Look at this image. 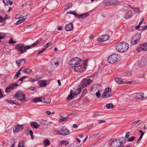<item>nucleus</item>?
I'll return each mask as SVG.
<instances>
[{"label":"nucleus","instance_id":"29","mask_svg":"<svg viewBox=\"0 0 147 147\" xmlns=\"http://www.w3.org/2000/svg\"><path fill=\"white\" fill-rule=\"evenodd\" d=\"M106 107L107 109H111L114 108V105L111 103H110L106 105Z\"/></svg>","mask_w":147,"mask_h":147},{"label":"nucleus","instance_id":"33","mask_svg":"<svg viewBox=\"0 0 147 147\" xmlns=\"http://www.w3.org/2000/svg\"><path fill=\"white\" fill-rule=\"evenodd\" d=\"M129 7H130L134 11L138 12L140 11L138 7H133L130 6L129 5Z\"/></svg>","mask_w":147,"mask_h":147},{"label":"nucleus","instance_id":"59","mask_svg":"<svg viewBox=\"0 0 147 147\" xmlns=\"http://www.w3.org/2000/svg\"><path fill=\"white\" fill-rule=\"evenodd\" d=\"M3 97V94L1 91V90L0 89V98H2Z\"/></svg>","mask_w":147,"mask_h":147},{"label":"nucleus","instance_id":"15","mask_svg":"<svg viewBox=\"0 0 147 147\" xmlns=\"http://www.w3.org/2000/svg\"><path fill=\"white\" fill-rule=\"evenodd\" d=\"M59 64L57 59H55L51 60L50 65L53 68L57 67L58 66Z\"/></svg>","mask_w":147,"mask_h":147},{"label":"nucleus","instance_id":"31","mask_svg":"<svg viewBox=\"0 0 147 147\" xmlns=\"http://www.w3.org/2000/svg\"><path fill=\"white\" fill-rule=\"evenodd\" d=\"M25 19L24 18H23L21 19H20V20L18 21L15 24L16 25H18L19 24L23 22L25 20Z\"/></svg>","mask_w":147,"mask_h":147},{"label":"nucleus","instance_id":"47","mask_svg":"<svg viewBox=\"0 0 147 147\" xmlns=\"http://www.w3.org/2000/svg\"><path fill=\"white\" fill-rule=\"evenodd\" d=\"M69 13H71L72 14H73L75 16H77V13H76V11H71L69 12Z\"/></svg>","mask_w":147,"mask_h":147},{"label":"nucleus","instance_id":"2","mask_svg":"<svg viewBox=\"0 0 147 147\" xmlns=\"http://www.w3.org/2000/svg\"><path fill=\"white\" fill-rule=\"evenodd\" d=\"M128 44L124 42L119 41L116 44V50L120 52L123 53L126 51L129 48Z\"/></svg>","mask_w":147,"mask_h":147},{"label":"nucleus","instance_id":"52","mask_svg":"<svg viewBox=\"0 0 147 147\" xmlns=\"http://www.w3.org/2000/svg\"><path fill=\"white\" fill-rule=\"evenodd\" d=\"M51 100L49 98L45 100L44 101V103H49L51 102Z\"/></svg>","mask_w":147,"mask_h":147},{"label":"nucleus","instance_id":"10","mask_svg":"<svg viewBox=\"0 0 147 147\" xmlns=\"http://www.w3.org/2000/svg\"><path fill=\"white\" fill-rule=\"evenodd\" d=\"M111 91V89L109 87L106 88L104 92L102 94V96L103 98H107L111 96L112 94H109V93Z\"/></svg>","mask_w":147,"mask_h":147},{"label":"nucleus","instance_id":"53","mask_svg":"<svg viewBox=\"0 0 147 147\" xmlns=\"http://www.w3.org/2000/svg\"><path fill=\"white\" fill-rule=\"evenodd\" d=\"M95 94H96V96L98 98H99L100 97L101 94L100 93L98 92L97 91H96L95 92Z\"/></svg>","mask_w":147,"mask_h":147},{"label":"nucleus","instance_id":"61","mask_svg":"<svg viewBox=\"0 0 147 147\" xmlns=\"http://www.w3.org/2000/svg\"><path fill=\"white\" fill-rule=\"evenodd\" d=\"M93 123L91 124L90 125L88 126V129H91L93 127Z\"/></svg>","mask_w":147,"mask_h":147},{"label":"nucleus","instance_id":"26","mask_svg":"<svg viewBox=\"0 0 147 147\" xmlns=\"http://www.w3.org/2000/svg\"><path fill=\"white\" fill-rule=\"evenodd\" d=\"M50 144V142L48 139H46L44 140V144L45 147L49 145Z\"/></svg>","mask_w":147,"mask_h":147},{"label":"nucleus","instance_id":"13","mask_svg":"<svg viewBox=\"0 0 147 147\" xmlns=\"http://www.w3.org/2000/svg\"><path fill=\"white\" fill-rule=\"evenodd\" d=\"M139 66L141 68L144 67L147 65V59L145 58L142 59L139 61Z\"/></svg>","mask_w":147,"mask_h":147},{"label":"nucleus","instance_id":"60","mask_svg":"<svg viewBox=\"0 0 147 147\" xmlns=\"http://www.w3.org/2000/svg\"><path fill=\"white\" fill-rule=\"evenodd\" d=\"M143 136L140 135V137L138 139V140L137 141V144L138 143V142L142 139V138Z\"/></svg>","mask_w":147,"mask_h":147},{"label":"nucleus","instance_id":"28","mask_svg":"<svg viewBox=\"0 0 147 147\" xmlns=\"http://www.w3.org/2000/svg\"><path fill=\"white\" fill-rule=\"evenodd\" d=\"M79 88L78 90H76V91L74 92L73 93L74 95H77L78 94H79L81 91V88L79 86Z\"/></svg>","mask_w":147,"mask_h":147},{"label":"nucleus","instance_id":"36","mask_svg":"<svg viewBox=\"0 0 147 147\" xmlns=\"http://www.w3.org/2000/svg\"><path fill=\"white\" fill-rule=\"evenodd\" d=\"M72 5V3H70L68 4L65 8V10L68 9L71 7Z\"/></svg>","mask_w":147,"mask_h":147},{"label":"nucleus","instance_id":"39","mask_svg":"<svg viewBox=\"0 0 147 147\" xmlns=\"http://www.w3.org/2000/svg\"><path fill=\"white\" fill-rule=\"evenodd\" d=\"M23 71L24 72L29 74L32 72V70L29 69H24L23 70Z\"/></svg>","mask_w":147,"mask_h":147},{"label":"nucleus","instance_id":"5","mask_svg":"<svg viewBox=\"0 0 147 147\" xmlns=\"http://www.w3.org/2000/svg\"><path fill=\"white\" fill-rule=\"evenodd\" d=\"M30 47L28 46H24V45L22 43H20L17 44L15 46V49L18 52H20L21 53H23L26 51V50L29 49Z\"/></svg>","mask_w":147,"mask_h":147},{"label":"nucleus","instance_id":"40","mask_svg":"<svg viewBox=\"0 0 147 147\" xmlns=\"http://www.w3.org/2000/svg\"><path fill=\"white\" fill-rule=\"evenodd\" d=\"M8 102H10V103L11 104H16V105H19V106H20L21 105V104H18V102H14L13 100H10L9 101V100Z\"/></svg>","mask_w":147,"mask_h":147},{"label":"nucleus","instance_id":"22","mask_svg":"<svg viewBox=\"0 0 147 147\" xmlns=\"http://www.w3.org/2000/svg\"><path fill=\"white\" fill-rule=\"evenodd\" d=\"M2 1L5 6H8L9 4L12 5L13 2L10 0H3Z\"/></svg>","mask_w":147,"mask_h":147},{"label":"nucleus","instance_id":"46","mask_svg":"<svg viewBox=\"0 0 147 147\" xmlns=\"http://www.w3.org/2000/svg\"><path fill=\"white\" fill-rule=\"evenodd\" d=\"M114 0H108V1L109 2V5H114V2H113V1Z\"/></svg>","mask_w":147,"mask_h":147},{"label":"nucleus","instance_id":"57","mask_svg":"<svg viewBox=\"0 0 147 147\" xmlns=\"http://www.w3.org/2000/svg\"><path fill=\"white\" fill-rule=\"evenodd\" d=\"M137 51L138 52H140L141 51H142V48L141 46L139 47L138 48L136 49Z\"/></svg>","mask_w":147,"mask_h":147},{"label":"nucleus","instance_id":"62","mask_svg":"<svg viewBox=\"0 0 147 147\" xmlns=\"http://www.w3.org/2000/svg\"><path fill=\"white\" fill-rule=\"evenodd\" d=\"M129 13H130L129 14V18H130L131 17H132V15H133V14H132V11H129Z\"/></svg>","mask_w":147,"mask_h":147},{"label":"nucleus","instance_id":"43","mask_svg":"<svg viewBox=\"0 0 147 147\" xmlns=\"http://www.w3.org/2000/svg\"><path fill=\"white\" fill-rule=\"evenodd\" d=\"M51 45V42H49V43L45 44V45L44 46V47L45 48H46L47 49V47H50Z\"/></svg>","mask_w":147,"mask_h":147},{"label":"nucleus","instance_id":"14","mask_svg":"<svg viewBox=\"0 0 147 147\" xmlns=\"http://www.w3.org/2000/svg\"><path fill=\"white\" fill-rule=\"evenodd\" d=\"M109 35L105 34L103 35L100 37L98 38V41L99 42H104L108 40L109 39Z\"/></svg>","mask_w":147,"mask_h":147},{"label":"nucleus","instance_id":"38","mask_svg":"<svg viewBox=\"0 0 147 147\" xmlns=\"http://www.w3.org/2000/svg\"><path fill=\"white\" fill-rule=\"evenodd\" d=\"M5 36V34L4 33L0 32V40L3 39Z\"/></svg>","mask_w":147,"mask_h":147},{"label":"nucleus","instance_id":"27","mask_svg":"<svg viewBox=\"0 0 147 147\" xmlns=\"http://www.w3.org/2000/svg\"><path fill=\"white\" fill-rule=\"evenodd\" d=\"M139 40H136L132 38L131 40V42L132 45H136L138 44L139 42Z\"/></svg>","mask_w":147,"mask_h":147},{"label":"nucleus","instance_id":"45","mask_svg":"<svg viewBox=\"0 0 147 147\" xmlns=\"http://www.w3.org/2000/svg\"><path fill=\"white\" fill-rule=\"evenodd\" d=\"M20 74V72H18L17 71L16 73V74L15 75V76L14 77V78L15 79H17L19 75Z\"/></svg>","mask_w":147,"mask_h":147},{"label":"nucleus","instance_id":"21","mask_svg":"<svg viewBox=\"0 0 147 147\" xmlns=\"http://www.w3.org/2000/svg\"><path fill=\"white\" fill-rule=\"evenodd\" d=\"M144 97V94L142 92L138 93H137L136 95V97L138 99H142Z\"/></svg>","mask_w":147,"mask_h":147},{"label":"nucleus","instance_id":"41","mask_svg":"<svg viewBox=\"0 0 147 147\" xmlns=\"http://www.w3.org/2000/svg\"><path fill=\"white\" fill-rule=\"evenodd\" d=\"M8 42L10 44H13L16 43L17 42L13 41L12 38H11L10 39Z\"/></svg>","mask_w":147,"mask_h":147},{"label":"nucleus","instance_id":"23","mask_svg":"<svg viewBox=\"0 0 147 147\" xmlns=\"http://www.w3.org/2000/svg\"><path fill=\"white\" fill-rule=\"evenodd\" d=\"M141 37V34L140 33H137L133 36V38L134 39L140 41Z\"/></svg>","mask_w":147,"mask_h":147},{"label":"nucleus","instance_id":"1","mask_svg":"<svg viewBox=\"0 0 147 147\" xmlns=\"http://www.w3.org/2000/svg\"><path fill=\"white\" fill-rule=\"evenodd\" d=\"M125 143V139L123 137L115 140L112 138L109 141L108 144L111 146L112 147H120L121 145L124 144Z\"/></svg>","mask_w":147,"mask_h":147},{"label":"nucleus","instance_id":"44","mask_svg":"<svg viewBox=\"0 0 147 147\" xmlns=\"http://www.w3.org/2000/svg\"><path fill=\"white\" fill-rule=\"evenodd\" d=\"M28 90L31 91H34L36 90V88L35 87H31L28 88Z\"/></svg>","mask_w":147,"mask_h":147},{"label":"nucleus","instance_id":"58","mask_svg":"<svg viewBox=\"0 0 147 147\" xmlns=\"http://www.w3.org/2000/svg\"><path fill=\"white\" fill-rule=\"evenodd\" d=\"M27 77V76H24L21 77L20 79H19L18 80L19 81H22L24 78H26Z\"/></svg>","mask_w":147,"mask_h":147},{"label":"nucleus","instance_id":"51","mask_svg":"<svg viewBox=\"0 0 147 147\" xmlns=\"http://www.w3.org/2000/svg\"><path fill=\"white\" fill-rule=\"evenodd\" d=\"M29 133L30 135L31 136V139H33V132L31 130H29Z\"/></svg>","mask_w":147,"mask_h":147},{"label":"nucleus","instance_id":"25","mask_svg":"<svg viewBox=\"0 0 147 147\" xmlns=\"http://www.w3.org/2000/svg\"><path fill=\"white\" fill-rule=\"evenodd\" d=\"M72 94L73 93L72 92V91L71 90L70 94L68 96L67 98V100H69L72 99L74 98V94L73 95Z\"/></svg>","mask_w":147,"mask_h":147},{"label":"nucleus","instance_id":"34","mask_svg":"<svg viewBox=\"0 0 147 147\" xmlns=\"http://www.w3.org/2000/svg\"><path fill=\"white\" fill-rule=\"evenodd\" d=\"M24 144V141H20L19 143L18 147H25Z\"/></svg>","mask_w":147,"mask_h":147},{"label":"nucleus","instance_id":"63","mask_svg":"<svg viewBox=\"0 0 147 147\" xmlns=\"http://www.w3.org/2000/svg\"><path fill=\"white\" fill-rule=\"evenodd\" d=\"M129 137V131L127 132L125 136V138H127Z\"/></svg>","mask_w":147,"mask_h":147},{"label":"nucleus","instance_id":"30","mask_svg":"<svg viewBox=\"0 0 147 147\" xmlns=\"http://www.w3.org/2000/svg\"><path fill=\"white\" fill-rule=\"evenodd\" d=\"M23 61H24V63H26V61L24 59H21L16 61V63L18 65V66H20V64Z\"/></svg>","mask_w":147,"mask_h":147},{"label":"nucleus","instance_id":"18","mask_svg":"<svg viewBox=\"0 0 147 147\" xmlns=\"http://www.w3.org/2000/svg\"><path fill=\"white\" fill-rule=\"evenodd\" d=\"M89 15V14L87 12L84 13L77 15L78 18H81L82 19H84L88 17Z\"/></svg>","mask_w":147,"mask_h":147},{"label":"nucleus","instance_id":"20","mask_svg":"<svg viewBox=\"0 0 147 147\" xmlns=\"http://www.w3.org/2000/svg\"><path fill=\"white\" fill-rule=\"evenodd\" d=\"M115 80L116 82L119 84H125L126 82H124L122 79L120 78H116L115 79Z\"/></svg>","mask_w":147,"mask_h":147},{"label":"nucleus","instance_id":"4","mask_svg":"<svg viewBox=\"0 0 147 147\" xmlns=\"http://www.w3.org/2000/svg\"><path fill=\"white\" fill-rule=\"evenodd\" d=\"M84 62L79 58L75 57L71 60L69 62V65L71 67H74L79 64H83Z\"/></svg>","mask_w":147,"mask_h":147},{"label":"nucleus","instance_id":"9","mask_svg":"<svg viewBox=\"0 0 147 147\" xmlns=\"http://www.w3.org/2000/svg\"><path fill=\"white\" fill-rule=\"evenodd\" d=\"M58 134L62 136H65L69 134V130L65 128H62L61 129H58L57 130Z\"/></svg>","mask_w":147,"mask_h":147},{"label":"nucleus","instance_id":"56","mask_svg":"<svg viewBox=\"0 0 147 147\" xmlns=\"http://www.w3.org/2000/svg\"><path fill=\"white\" fill-rule=\"evenodd\" d=\"M135 138V137L134 136H132L131 138H129V142L132 141Z\"/></svg>","mask_w":147,"mask_h":147},{"label":"nucleus","instance_id":"50","mask_svg":"<svg viewBox=\"0 0 147 147\" xmlns=\"http://www.w3.org/2000/svg\"><path fill=\"white\" fill-rule=\"evenodd\" d=\"M68 118V117H65L63 118L60 119L59 120V121L60 122H62L63 121H64L66 119H67Z\"/></svg>","mask_w":147,"mask_h":147},{"label":"nucleus","instance_id":"3","mask_svg":"<svg viewBox=\"0 0 147 147\" xmlns=\"http://www.w3.org/2000/svg\"><path fill=\"white\" fill-rule=\"evenodd\" d=\"M121 58V57L120 55L113 54L108 57L107 61L109 63L114 64L119 61Z\"/></svg>","mask_w":147,"mask_h":147},{"label":"nucleus","instance_id":"11","mask_svg":"<svg viewBox=\"0 0 147 147\" xmlns=\"http://www.w3.org/2000/svg\"><path fill=\"white\" fill-rule=\"evenodd\" d=\"M18 86V84L16 83H13L10 84V85L7 87L5 90V92L8 93L11 92L12 90H14L16 87Z\"/></svg>","mask_w":147,"mask_h":147},{"label":"nucleus","instance_id":"42","mask_svg":"<svg viewBox=\"0 0 147 147\" xmlns=\"http://www.w3.org/2000/svg\"><path fill=\"white\" fill-rule=\"evenodd\" d=\"M114 5H119L120 4V2L119 1L117 0H114Z\"/></svg>","mask_w":147,"mask_h":147},{"label":"nucleus","instance_id":"37","mask_svg":"<svg viewBox=\"0 0 147 147\" xmlns=\"http://www.w3.org/2000/svg\"><path fill=\"white\" fill-rule=\"evenodd\" d=\"M68 144V142H67L66 140H63L61 142L60 144L61 145H64L65 146H67Z\"/></svg>","mask_w":147,"mask_h":147},{"label":"nucleus","instance_id":"55","mask_svg":"<svg viewBox=\"0 0 147 147\" xmlns=\"http://www.w3.org/2000/svg\"><path fill=\"white\" fill-rule=\"evenodd\" d=\"M46 49V48H43L41 50L39 51L38 54V55H39V54L41 53L42 52L44 51Z\"/></svg>","mask_w":147,"mask_h":147},{"label":"nucleus","instance_id":"64","mask_svg":"<svg viewBox=\"0 0 147 147\" xmlns=\"http://www.w3.org/2000/svg\"><path fill=\"white\" fill-rule=\"evenodd\" d=\"M46 113L47 114V115H50V114L51 113L50 111H47L46 112Z\"/></svg>","mask_w":147,"mask_h":147},{"label":"nucleus","instance_id":"19","mask_svg":"<svg viewBox=\"0 0 147 147\" xmlns=\"http://www.w3.org/2000/svg\"><path fill=\"white\" fill-rule=\"evenodd\" d=\"M38 84L40 87H45L47 85L46 83V82L44 80L39 81L38 82Z\"/></svg>","mask_w":147,"mask_h":147},{"label":"nucleus","instance_id":"16","mask_svg":"<svg viewBox=\"0 0 147 147\" xmlns=\"http://www.w3.org/2000/svg\"><path fill=\"white\" fill-rule=\"evenodd\" d=\"M74 28L73 24L71 23H69L67 24L65 26V30L67 31H71Z\"/></svg>","mask_w":147,"mask_h":147},{"label":"nucleus","instance_id":"24","mask_svg":"<svg viewBox=\"0 0 147 147\" xmlns=\"http://www.w3.org/2000/svg\"><path fill=\"white\" fill-rule=\"evenodd\" d=\"M142 48V51H147V43H145L140 45Z\"/></svg>","mask_w":147,"mask_h":147},{"label":"nucleus","instance_id":"12","mask_svg":"<svg viewBox=\"0 0 147 147\" xmlns=\"http://www.w3.org/2000/svg\"><path fill=\"white\" fill-rule=\"evenodd\" d=\"M23 129V125L17 124L15 125L13 129V133H18L22 131Z\"/></svg>","mask_w":147,"mask_h":147},{"label":"nucleus","instance_id":"35","mask_svg":"<svg viewBox=\"0 0 147 147\" xmlns=\"http://www.w3.org/2000/svg\"><path fill=\"white\" fill-rule=\"evenodd\" d=\"M33 101L34 102H37L39 101L42 102L41 98L38 97L35 98L33 99Z\"/></svg>","mask_w":147,"mask_h":147},{"label":"nucleus","instance_id":"8","mask_svg":"<svg viewBox=\"0 0 147 147\" xmlns=\"http://www.w3.org/2000/svg\"><path fill=\"white\" fill-rule=\"evenodd\" d=\"M85 68L86 67L83 64H79L74 67V70L76 72H81L85 71Z\"/></svg>","mask_w":147,"mask_h":147},{"label":"nucleus","instance_id":"48","mask_svg":"<svg viewBox=\"0 0 147 147\" xmlns=\"http://www.w3.org/2000/svg\"><path fill=\"white\" fill-rule=\"evenodd\" d=\"M103 3L104 5L106 6H109L108 4H109V2L108 0H105L103 1Z\"/></svg>","mask_w":147,"mask_h":147},{"label":"nucleus","instance_id":"17","mask_svg":"<svg viewBox=\"0 0 147 147\" xmlns=\"http://www.w3.org/2000/svg\"><path fill=\"white\" fill-rule=\"evenodd\" d=\"M30 125L32 127L36 129L38 128L39 126V125L38 123L33 121L30 123Z\"/></svg>","mask_w":147,"mask_h":147},{"label":"nucleus","instance_id":"7","mask_svg":"<svg viewBox=\"0 0 147 147\" xmlns=\"http://www.w3.org/2000/svg\"><path fill=\"white\" fill-rule=\"evenodd\" d=\"M92 82L91 80L85 78L83 79L81 83V86L83 88H84L90 84Z\"/></svg>","mask_w":147,"mask_h":147},{"label":"nucleus","instance_id":"49","mask_svg":"<svg viewBox=\"0 0 147 147\" xmlns=\"http://www.w3.org/2000/svg\"><path fill=\"white\" fill-rule=\"evenodd\" d=\"M97 90V88L96 87L94 86L92 87L90 91L92 92H94V91H96Z\"/></svg>","mask_w":147,"mask_h":147},{"label":"nucleus","instance_id":"6","mask_svg":"<svg viewBox=\"0 0 147 147\" xmlns=\"http://www.w3.org/2000/svg\"><path fill=\"white\" fill-rule=\"evenodd\" d=\"M14 97L22 102H25L26 101L25 94L21 92H16L14 96Z\"/></svg>","mask_w":147,"mask_h":147},{"label":"nucleus","instance_id":"32","mask_svg":"<svg viewBox=\"0 0 147 147\" xmlns=\"http://www.w3.org/2000/svg\"><path fill=\"white\" fill-rule=\"evenodd\" d=\"M39 40H37L36 42H34L33 44H32V45L30 46H28V47H30V49L32 48V47H34L36 46L39 43Z\"/></svg>","mask_w":147,"mask_h":147},{"label":"nucleus","instance_id":"54","mask_svg":"<svg viewBox=\"0 0 147 147\" xmlns=\"http://www.w3.org/2000/svg\"><path fill=\"white\" fill-rule=\"evenodd\" d=\"M147 29V25L146 26H145L143 27H141L140 29V30H145L146 29Z\"/></svg>","mask_w":147,"mask_h":147}]
</instances>
